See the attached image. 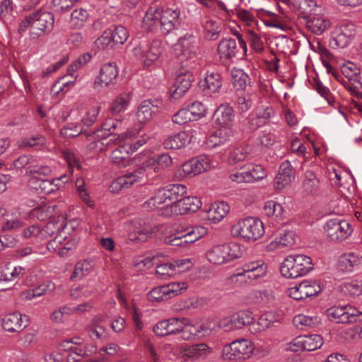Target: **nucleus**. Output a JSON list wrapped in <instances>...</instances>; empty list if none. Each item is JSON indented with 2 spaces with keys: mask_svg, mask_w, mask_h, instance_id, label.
<instances>
[{
  "mask_svg": "<svg viewBox=\"0 0 362 362\" xmlns=\"http://www.w3.org/2000/svg\"><path fill=\"white\" fill-rule=\"evenodd\" d=\"M180 214L197 211L202 206V202L196 197H185L177 203Z\"/></svg>",
  "mask_w": 362,
  "mask_h": 362,
  "instance_id": "40",
  "label": "nucleus"
},
{
  "mask_svg": "<svg viewBox=\"0 0 362 362\" xmlns=\"http://www.w3.org/2000/svg\"><path fill=\"white\" fill-rule=\"evenodd\" d=\"M184 356L188 358H199L210 353V348L206 344H198L182 348Z\"/></svg>",
  "mask_w": 362,
  "mask_h": 362,
  "instance_id": "47",
  "label": "nucleus"
},
{
  "mask_svg": "<svg viewBox=\"0 0 362 362\" xmlns=\"http://www.w3.org/2000/svg\"><path fill=\"white\" fill-rule=\"evenodd\" d=\"M313 269L312 259L305 255H290L284 260L280 271L287 279L307 275Z\"/></svg>",
  "mask_w": 362,
  "mask_h": 362,
  "instance_id": "4",
  "label": "nucleus"
},
{
  "mask_svg": "<svg viewBox=\"0 0 362 362\" xmlns=\"http://www.w3.org/2000/svg\"><path fill=\"white\" fill-rule=\"evenodd\" d=\"M197 327L198 323L194 325L190 324L188 322V320L185 318L181 338L184 340H192L196 337H200V332Z\"/></svg>",
  "mask_w": 362,
  "mask_h": 362,
  "instance_id": "62",
  "label": "nucleus"
},
{
  "mask_svg": "<svg viewBox=\"0 0 362 362\" xmlns=\"http://www.w3.org/2000/svg\"><path fill=\"white\" fill-rule=\"evenodd\" d=\"M324 230L329 240L342 241L348 238L353 232L351 223L346 220L332 218L324 226Z\"/></svg>",
  "mask_w": 362,
  "mask_h": 362,
  "instance_id": "10",
  "label": "nucleus"
},
{
  "mask_svg": "<svg viewBox=\"0 0 362 362\" xmlns=\"http://www.w3.org/2000/svg\"><path fill=\"white\" fill-rule=\"evenodd\" d=\"M246 38L248 40L251 48L257 53L264 51V42L259 35V29L247 28L245 29Z\"/></svg>",
  "mask_w": 362,
  "mask_h": 362,
  "instance_id": "46",
  "label": "nucleus"
},
{
  "mask_svg": "<svg viewBox=\"0 0 362 362\" xmlns=\"http://www.w3.org/2000/svg\"><path fill=\"white\" fill-rule=\"evenodd\" d=\"M158 111V107L153 105L150 100H145L139 106L136 117L139 124L136 126L135 129H132L135 134L141 129L144 124L153 118Z\"/></svg>",
  "mask_w": 362,
  "mask_h": 362,
  "instance_id": "22",
  "label": "nucleus"
},
{
  "mask_svg": "<svg viewBox=\"0 0 362 362\" xmlns=\"http://www.w3.org/2000/svg\"><path fill=\"white\" fill-rule=\"evenodd\" d=\"M206 231L205 228L202 226L194 227L190 230H187L185 232H182V238H184V243H187V245L196 242L199 240L202 236L206 234Z\"/></svg>",
  "mask_w": 362,
  "mask_h": 362,
  "instance_id": "57",
  "label": "nucleus"
},
{
  "mask_svg": "<svg viewBox=\"0 0 362 362\" xmlns=\"http://www.w3.org/2000/svg\"><path fill=\"white\" fill-rule=\"evenodd\" d=\"M192 80L193 77L189 71L180 69L169 89L170 100L175 101L180 99L191 87Z\"/></svg>",
  "mask_w": 362,
  "mask_h": 362,
  "instance_id": "12",
  "label": "nucleus"
},
{
  "mask_svg": "<svg viewBox=\"0 0 362 362\" xmlns=\"http://www.w3.org/2000/svg\"><path fill=\"white\" fill-rule=\"evenodd\" d=\"M233 136L230 128H223L211 134L206 139L205 144L208 148H214L225 144Z\"/></svg>",
  "mask_w": 362,
  "mask_h": 362,
  "instance_id": "28",
  "label": "nucleus"
},
{
  "mask_svg": "<svg viewBox=\"0 0 362 362\" xmlns=\"http://www.w3.org/2000/svg\"><path fill=\"white\" fill-rule=\"evenodd\" d=\"M151 175L158 173L170 167L173 164L172 158L167 153H161L157 157H150L144 160Z\"/></svg>",
  "mask_w": 362,
  "mask_h": 362,
  "instance_id": "27",
  "label": "nucleus"
},
{
  "mask_svg": "<svg viewBox=\"0 0 362 362\" xmlns=\"http://www.w3.org/2000/svg\"><path fill=\"white\" fill-rule=\"evenodd\" d=\"M341 73L346 78V81H353L358 82L361 79V74H362L361 62L359 67L355 64L349 62L341 66Z\"/></svg>",
  "mask_w": 362,
  "mask_h": 362,
  "instance_id": "48",
  "label": "nucleus"
},
{
  "mask_svg": "<svg viewBox=\"0 0 362 362\" xmlns=\"http://www.w3.org/2000/svg\"><path fill=\"white\" fill-rule=\"evenodd\" d=\"M169 203L176 204L181 200L182 197L186 194L187 187L181 184H175L167 186L163 189Z\"/></svg>",
  "mask_w": 362,
  "mask_h": 362,
  "instance_id": "38",
  "label": "nucleus"
},
{
  "mask_svg": "<svg viewBox=\"0 0 362 362\" xmlns=\"http://www.w3.org/2000/svg\"><path fill=\"white\" fill-rule=\"evenodd\" d=\"M242 255L240 245L235 242L214 245L205 254L207 261L214 265L226 264Z\"/></svg>",
  "mask_w": 362,
  "mask_h": 362,
  "instance_id": "5",
  "label": "nucleus"
},
{
  "mask_svg": "<svg viewBox=\"0 0 362 362\" xmlns=\"http://www.w3.org/2000/svg\"><path fill=\"white\" fill-rule=\"evenodd\" d=\"M267 272V265L263 260L250 262L242 267V272L234 275L235 277L243 276L245 278L255 280L264 277Z\"/></svg>",
  "mask_w": 362,
  "mask_h": 362,
  "instance_id": "20",
  "label": "nucleus"
},
{
  "mask_svg": "<svg viewBox=\"0 0 362 362\" xmlns=\"http://www.w3.org/2000/svg\"><path fill=\"white\" fill-rule=\"evenodd\" d=\"M113 43L116 45H123L129 37V33L126 28L118 25L113 29L108 30Z\"/></svg>",
  "mask_w": 362,
  "mask_h": 362,
  "instance_id": "61",
  "label": "nucleus"
},
{
  "mask_svg": "<svg viewBox=\"0 0 362 362\" xmlns=\"http://www.w3.org/2000/svg\"><path fill=\"white\" fill-rule=\"evenodd\" d=\"M356 33V27L354 24L345 23L341 25L337 28L336 35L330 41L331 47H346L351 42Z\"/></svg>",
  "mask_w": 362,
  "mask_h": 362,
  "instance_id": "19",
  "label": "nucleus"
},
{
  "mask_svg": "<svg viewBox=\"0 0 362 362\" xmlns=\"http://www.w3.org/2000/svg\"><path fill=\"white\" fill-rule=\"evenodd\" d=\"M247 168L251 183L261 180L267 175L265 170L260 165L247 163Z\"/></svg>",
  "mask_w": 362,
  "mask_h": 362,
  "instance_id": "63",
  "label": "nucleus"
},
{
  "mask_svg": "<svg viewBox=\"0 0 362 362\" xmlns=\"http://www.w3.org/2000/svg\"><path fill=\"white\" fill-rule=\"evenodd\" d=\"M322 288L319 283L315 281L305 280L295 286L288 288V295L296 300L320 293Z\"/></svg>",
  "mask_w": 362,
  "mask_h": 362,
  "instance_id": "14",
  "label": "nucleus"
},
{
  "mask_svg": "<svg viewBox=\"0 0 362 362\" xmlns=\"http://www.w3.org/2000/svg\"><path fill=\"white\" fill-rule=\"evenodd\" d=\"M93 269L91 262L88 260L80 261L75 265L74 271L71 279H81L83 276L88 275Z\"/></svg>",
  "mask_w": 362,
  "mask_h": 362,
  "instance_id": "59",
  "label": "nucleus"
},
{
  "mask_svg": "<svg viewBox=\"0 0 362 362\" xmlns=\"http://www.w3.org/2000/svg\"><path fill=\"white\" fill-rule=\"evenodd\" d=\"M214 166L210 157L202 155L182 165L177 170L179 177H192L210 170Z\"/></svg>",
  "mask_w": 362,
  "mask_h": 362,
  "instance_id": "8",
  "label": "nucleus"
},
{
  "mask_svg": "<svg viewBox=\"0 0 362 362\" xmlns=\"http://www.w3.org/2000/svg\"><path fill=\"white\" fill-rule=\"evenodd\" d=\"M216 121L223 128H230L235 119L233 107L229 105H221L216 112Z\"/></svg>",
  "mask_w": 362,
  "mask_h": 362,
  "instance_id": "36",
  "label": "nucleus"
},
{
  "mask_svg": "<svg viewBox=\"0 0 362 362\" xmlns=\"http://www.w3.org/2000/svg\"><path fill=\"white\" fill-rule=\"evenodd\" d=\"M130 150L127 145H120L112 151L110 155L111 162L119 168L127 167L130 164Z\"/></svg>",
  "mask_w": 362,
  "mask_h": 362,
  "instance_id": "37",
  "label": "nucleus"
},
{
  "mask_svg": "<svg viewBox=\"0 0 362 362\" xmlns=\"http://www.w3.org/2000/svg\"><path fill=\"white\" fill-rule=\"evenodd\" d=\"M121 124V122L114 119H106L102 125V129L97 132L98 139H103L106 141V146H108L110 143L120 144L126 139L135 136V133L132 130H128L122 136L114 134L113 131L119 128Z\"/></svg>",
  "mask_w": 362,
  "mask_h": 362,
  "instance_id": "11",
  "label": "nucleus"
},
{
  "mask_svg": "<svg viewBox=\"0 0 362 362\" xmlns=\"http://www.w3.org/2000/svg\"><path fill=\"white\" fill-rule=\"evenodd\" d=\"M66 178V175H63L58 178L48 180L43 179L38 182H36L35 184L29 185L30 187L37 191L38 193H43L45 194H49L60 188V186L56 182H59L60 180H63L64 182H67V180H64Z\"/></svg>",
  "mask_w": 362,
  "mask_h": 362,
  "instance_id": "34",
  "label": "nucleus"
},
{
  "mask_svg": "<svg viewBox=\"0 0 362 362\" xmlns=\"http://www.w3.org/2000/svg\"><path fill=\"white\" fill-rule=\"evenodd\" d=\"M362 262V255L359 252H349L342 255L338 262V267L343 272H352Z\"/></svg>",
  "mask_w": 362,
  "mask_h": 362,
  "instance_id": "32",
  "label": "nucleus"
},
{
  "mask_svg": "<svg viewBox=\"0 0 362 362\" xmlns=\"http://www.w3.org/2000/svg\"><path fill=\"white\" fill-rule=\"evenodd\" d=\"M159 23L163 34L168 35L180 24V11L179 8H163L158 5H151L146 11L143 19V27L148 30Z\"/></svg>",
  "mask_w": 362,
  "mask_h": 362,
  "instance_id": "1",
  "label": "nucleus"
},
{
  "mask_svg": "<svg viewBox=\"0 0 362 362\" xmlns=\"http://www.w3.org/2000/svg\"><path fill=\"white\" fill-rule=\"evenodd\" d=\"M295 177V171L288 160L284 161L279 168V173L274 180V186L281 189L290 185Z\"/></svg>",
  "mask_w": 362,
  "mask_h": 362,
  "instance_id": "26",
  "label": "nucleus"
},
{
  "mask_svg": "<svg viewBox=\"0 0 362 362\" xmlns=\"http://www.w3.org/2000/svg\"><path fill=\"white\" fill-rule=\"evenodd\" d=\"M217 53L223 62H233L235 60L245 59L247 55V50L241 49L240 46L238 47L236 41L233 38H223L220 40Z\"/></svg>",
  "mask_w": 362,
  "mask_h": 362,
  "instance_id": "9",
  "label": "nucleus"
},
{
  "mask_svg": "<svg viewBox=\"0 0 362 362\" xmlns=\"http://www.w3.org/2000/svg\"><path fill=\"white\" fill-rule=\"evenodd\" d=\"M28 325V317L18 312L6 314L1 319L3 329L8 332H20Z\"/></svg>",
  "mask_w": 362,
  "mask_h": 362,
  "instance_id": "18",
  "label": "nucleus"
},
{
  "mask_svg": "<svg viewBox=\"0 0 362 362\" xmlns=\"http://www.w3.org/2000/svg\"><path fill=\"white\" fill-rule=\"evenodd\" d=\"M52 168L48 165H35L30 167L27 174L30 177L28 184H35L36 182L45 179L52 173Z\"/></svg>",
  "mask_w": 362,
  "mask_h": 362,
  "instance_id": "41",
  "label": "nucleus"
},
{
  "mask_svg": "<svg viewBox=\"0 0 362 362\" xmlns=\"http://www.w3.org/2000/svg\"><path fill=\"white\" fill-rule=\"evenodd\" d=\"M128 238L131 241L145 242L151 237L155 230L151 227H141L140 223L134 221L129 226Z\"/></svg>",
  "mask_w": 362,
  "mask_h": 362,
  "instance_id": "30",
  "label": "nucleus"
},
{
  "mask_svg": "<svg viewBox=\"0 0 362 362\" xmlns=\"http://www.w3.org/2000/svg\"><path fill=\"white\" fill-rule=\"evenodd\" d=\"M230 211L229 205L225 202L213 203L207 210V218L214 223L222 221Z\"/></svg>",
  "mask_w": 362,
  "mask_h": 362,
  "instance_id": "35",
  "label": "nucleus"
},
{
  "mask_svg": "<svg viewBox=\"0 0 362 362\" xmlns=\"http://www.w3.org/2000/svg\"><path fill=\"white\" fill-rule=\"evenodd\" d=\"M264 212L268 217H273L276 220H281L284 216L283 206L273 200L267 201L264 206Z\"/></svg>",
  "mask_w": 362,
  "mask_h": 362,
  "instance_id": "51",
  "label": "nucleus"
},
{
  "mask_svg": "<svg viewBox=\"0 0 362 362\" xmlns=\"http://www.w3.org/2000/svg\"><path fill=\"white\" fill-rule=\"evenodd\" d=\"M254 350V344L250 340L240 339L225 345L221 355L224 360L243 361L249 359Z\"/></svg>",
  "mask_w": 362,
  "mask_h": 362,
  "instance_id": "7",
  "label": "nucleus"
},
{
  "mask_svg": "<svg viewBox=\"0 0 362 362\" xmlns=\"http://www.w3.org/2000/svg\"><path fill=\"white\" fill-rule=\"evenodd\" d=\"M25 274V268L21 266L0 267V281H11L21 279Z\"/></svg>",
  "mask_w": 362,
  "mask_h": 362,
  "instance_id": "39",
  "label": "nucleus"
},
{
  "mask_svg": "<svg viewBox=\"0 0 362 362\" xmlns=\"http://www.w3.org/2000/svg\"><path fill=\"white\" fill-rule=\"evenodd\" d=\"M59 347L60 351L67 352V362H95L90 358L89 351L86 346H78L70 342H62Z\"/></svg>",
  "mask_w": 362,
  "mask_h": 362,
  "instance_id": "17",
  "label": "nucleus"
},
{
  "mask_svg": "<svg viewBox=\"0 0 362 362\" xmlns=\"http://www.w3.org/2000/svg\"><path fill=\"white\" fill-rule=\"evenodd\" d=\"M45 144V137L39 134L22 138L18 141V146L20 148H28L39 145L43 146Z\"/></svg>",
  "mask_w": 362,
  "mask_h": 362,
  "instance_id": "56",
  "label": "nucleus"
},
{
  "mask_svg": "<svg viewBox=\"0 0 362 362\" xmlns=\"http://www.w3.org/2000/svg\"><path fill=\"white\" fill-rule=\"evenodd\" d=\"M356 313L352 306H332L327 309L326 315L328 320L335 323H351L356 321Z\"/></svg>",
  "mask_w": 362,
  "mask_h": 362,
  "instance_id": "16",
  "label": "nucleus"
},
{
  "mask_svg": "<svg viewBox=\"0 0 362 362\" xmlns=\"http://www.w3.org/2000/svg\"><path fill=\"white\" fill-rule=\"evenodd\" d=\"M341 289L346 295L358 296L362 294V284L357 281H346L341 285Z\"/></svg>",
  "mask_w": 362,
  "mask_h": 362,
  "instance_id": "64",
  "label": "nucleus"
},
{
  "mask_svg": "<svg viewBox=\"0 0 362 362\" xmlns=\"http://www.w3.org/2000/svg\"><path fill=\"white\" fill-rule=\"evenodd\" d=\"M320 322V317L317 315L308 316L299 314L296 315L293 318V323L297 327H299L300 326L312 327L318 325Z\"/></svg>",
  "mask_w": 362,
  "mask_h": 362,
  "instance_id": "60",
  "label": "nucleus"
},
{
  "mask_svg": "<svg viewBox=\"0 0 362 362\" xmlns=\"http://www.w3.org/2000/svg\"><path fill=\"white\" fill-rule=\"evenodd\" d=\"M200 86L206 94L218 93L222 87V77L217 72H207Z\"/></svg>",
  "mask_w": 362,
  "mask_h": 362,
  "instance_id": "31",
  "label": "nucleus"
},
{
  "mask_svg": "<svg viewBox=\"0 0 362 362\" xmlns=\"http://www.w3.org/2000/svg\"><path fill=\"white\" fill-rule=\"evenodd\" d=\"M175 50L177 54L182 55L186 59L195 56L198 50L195 36L192 33H186L175 45Z\"/></svg>",
  "mask_w": 362,
  "mask_h": 362,
  "instance_id": "21",
  "label": "nucleus"
},
{
  "mask_svg": "<svg viewBox=\"0 0 362 362\" xmlns=\"http://www.w3.org/2000/svg\"><path fill=\"white\" fill-rule=\"evenodd\" d=\"M233 237L245 242H255L263 236V223L257 218L247 217L235 221L230 228Z\"/></svg>",
  "mask_w": 362,
  "mask_h": 362,
  "instance_id": "3",
  "label": "nucleus"
},
{
  "mask_svg": "<svg viewBox=\"0 0 362 362\" xmlns=\"http://www.w3.org/2000/svg\"><path fill=\"white\" fill-rule=\"evenodd\" d=\"M237 16L247 28L259 30V23L252 11L240 8L237 11Z\"/></svg>",
  "mask_w": 362,
  "mask_h": 362,
  "instance_id": "50",
  "label": "nucleus"
},
{
  "mask_svg": "<svg viewBox=\"0 0 362 362\" xmlns=\"http://www.w3.org/2000/svg\"><path fill=\"white\" fill-rule=\"evenodd\" d=\"M250 152L247 146H240L234 148L228 157L230 163L236 164L239 162L245 160L249 156Z\"/></svg>",
  "mask_w": 362,
  "mask_h": 362,
  "instance_id": "58",
  "label": "nucleus"
},
{
  "mask_svg": "<svg viewBox=\"0 0 362 362\" xmlns=\"http://www.w3.org/2000/svg\"><path fill=\"white\" fill-rule=\"evenodd\" d=\"M295 242V233L292 230H284L268 245V248L269 250L289 248Z\"/></svg>",
  "mask_w": 362,
  "mask_h": 362,
  "instance_id": "33",
  "label": "nucleus"
},
{
  "mask_svg": "<svg viewBox=\"0 0 362 362\" xmlns=\"http://www.w3.org/2000/svg\"><path fill=\"white\" fill-rule=\"evenodd\" d=\"M54 17L51 12L38 10L27 16L19 25L20 33L25 32L28 28L33 37L42 36L50 33L54 27Z\"/></svg>",
  "mask_w": 362,
  "mask_h": 362,
  "instance_id": "2",
  "label": "nucleus"
},
{
  "mask_svg": "<svg viewBox=\"0 0 362 362\" xmlns=\"http://www.w3.org/2000/svg\"><path fill=\"white\" fill-rule=\"evenodd\" d=\"M202 27L207 37L211 40H216L219 37L221 24L214 18H206L202 21Z\"/></svg>",
  "mask_w": 362,
  "mask_h": 362,
  "instance_id": "42",
  "label": "nucleus"
},
{
  "mask_svg": "<svg viewBox=\"0 0 362 362\" xmlns=\"http://www.w3.org/2000/svg\"><path fill=\"white\" fill-rule=\"evenodd\" d=\"M319 180L313 172H305L303 187L306 193L310 194H316L319 189Z\"/></svg>",
  "mask_w": 362,
  "mask_h": 362,
  "instance_id": "52",
  "label": "nucleus"
},
{
  "mask_svg": "<svg viewBox=\"0 0 362 362\" xmlns=\"http://www.w3.org/2000/svg\"><path fill=\"white\" fill-rule=\"evenodd\" d=\"M88 13L86 10L83 8H76L72 11L69 21L70 28L73 29L82 28L88 19Z\"/></svg>",
  "mask_w": 362,
  "mask_h": 362,
  "instance_id": "44",
  "label": "nucleus"
},
{
  "mask_svg": "<svg viewBox=\"0 0 362 362\" xmlns=\"http://www.w3.org/2000/svg\"><path fill=\"white\" fill-rule=\"evenodd\" d=\"M167 202L163 190L160 189L156 192L153 197L145 202L144 205L145 208L149 210H153L155 209H160L162 205H165Z\"/></svg>",
  "mask_w": 362,
  "mask_h": 362,
  "instance_id": "55",
  "label": "nucleus"
},
{
  "mask_svg": "<svg viewBox=\"0 0 362 362\" xmlns=\"http://www.w3.org/2000/svg\"><path fill=\"white\" fill-rule=\"evenodd\" d=\"M55 209L56 206H40L32 209L30 216L40 221H45L53 216Z\"/></svg>",
  "mask_w": 362,
  "mask_h": 362,
  "instance_id": "54",
  "label": "nucleus"
},
{
  "mask_svg": "<svg viewBox=\"0 0 362 362\" xmlns=\"http://www.w3.org/2000/svg\"><path fill=\"white\" fill-rule=\"evenodd\" d=\"M134 50L135 54L143 64L148 66L158 59L163 49L160 42L153 41L149 45H139Z\"/></svg>",
  "mask_w": 362,
  "mask_h": 362,
  "instance_id": "15",
  "label": "nucleus"
},
{
  "mask_svg": "<svg viewBox=\"0 0 362 362\" xmlns=\"http://www.w3.org/2000/svg\"><path fill=\"white\" fill-rule=\"evenodd\" d=\"M232 83L237 90H245L250 81L248 75L240 69L233 68L231 70Z\"/></svg>",
  "mask_w": 362,
  "mask_h": 362,
  "instance_id": "49",
  "label": "nucleus"
},
{
  "mask_svg": "<svg viewBox=\"0 0 362 362\" xmlns=\"http://www.w3.org/2000/svg\"><path fill=\"white\" fill-rule=\"evenodd\" d=\"M131 100L129 93L124 92L118 95L112 102L110 111L115 115L124 112L129 107Z\"/></svg>",
  "mask_w": 362,
  "mask_h": 362,
  "instance_id": "45",
  "label": "nucleus"
},
{
  "mask_svg": "<svg viewBox=\"0 0 362 362\" xmlns=\"http://www.w3.org/2000/svg\"><path fill=\"white\" fill-rule=\"evenodd\" d=\"M151 173L146 167V164L144 160L136 166V168L129 173L119 176L110 185V189L113 192H117L124 189H128L136 183L141 182L143 179L146 177L148 181H151L156 177L150 178Z\"/></svg>",
  "mask_w": 362,
  "mask_h": 362,
  "instance_id": "6",
  "label": "nucleus"
},
{
  "mask_svg": "<svg viewBox=\"0 0 362 362\" xmlns=\"http://www.w3.org/2000/svg\"><path fill=\"white\" fill-rule=\"evenodd\" d=\"M305 18L307 28L317 35L323 34L331 26L330 21L324 15L315 13Z\"/></svg>",
  "mask_w": 362,
  "mask_h": 362,
  "instance_id": "24",
  "label": "nucleus"
},
{
  "mask_svg": "<svg viewBox=\"0 0 362 362\" xmlns=\"http://www.w3.org/2000/svg\"><path fill=\"white\" fill-rule=\"evenodd\" d=\"M105 318L102 315L95 316L90 324L86 327V332L93 340H103L107 337V330L104 322Z\"/></svg>",
  "mask_w": 362,
  "mask_h": 362,
  "instance_id": "25",
  "label": "nucleus"
},
{
  "mask_svg": "<svg viewBox=\"0 0 362 362\" xmlns=\"http://www.w3.org/2000/svg\"><path fill=\"white\" fill-rule=\"evenodd\" d=\"M67 228V224L63 218L49 221L44 228H41L42 238L52 236L55 233H65L64 230Z\"/></svg>",
  "mask_w": 362,
  "mask_h": 362,
  "instance_id": "43",
  "label": "nucleus"
},
{
  "mask_svg": "<svg viewBox=\"0 0 362 362\" xmlns=\"http://www.w3.org/2000/svg\"><path fill=\"white\" fill-rule=\"evenodd\" d=\"M194 132V129H189L171 135L164 141L163 145L165 148H181L192 141Z\"/></svg>",
  "mask_w": 362,
  "mask_h": 362,
  "instance_id": "23",
  "label": "nucleus"
},
{
  "mask_svg": "<svg viewBox=\"0 0 362 362\" xmlns=\"http://www.w3.org/2000/svg\"><path fill=\"white\" fill-rule=\"evenodd\" d=\"M128 238L131 241L145 242L151 237L155 230L151 227H141L140 223L134 221L129 226Z\"/></svg>",
  "mask_w": 362,
  "mask_h": 362,
  "instance_id": "29",
  "label": "nucleus"
},
{
  "mask_svg": "<svg viewBox=\"0 0 362 362\" xmlns=\"http://www.w3.org/2000/svg\"><path fill=\"white\" fill-rule=\"evenodd\" d=\"M304 351H312L320 348L323 339L318 334L301 335Z\"/></svg>",
  "mask_w": 362,
  "mask_h": 362,
  "instance_id": "53",
  "label": "nucleus"
},
{
  "mask_svg": "<svg viewBox=\"0 0 362 362\" xmlns=\"http://www.w3.org/2000/svg\"><path fill=\"white\" fill-rule=\"evenodd\" d=\"M118 74L119 71L115 63L105 64L101 67L98 76L94 81V90L100 92L103 88L114 84L116 82Z\"/></svg>",
  "mask_w": 362,
  "mask_h": 362,
  "instance_id": "13",
  "label": "nucleus"
}]
</instances>
